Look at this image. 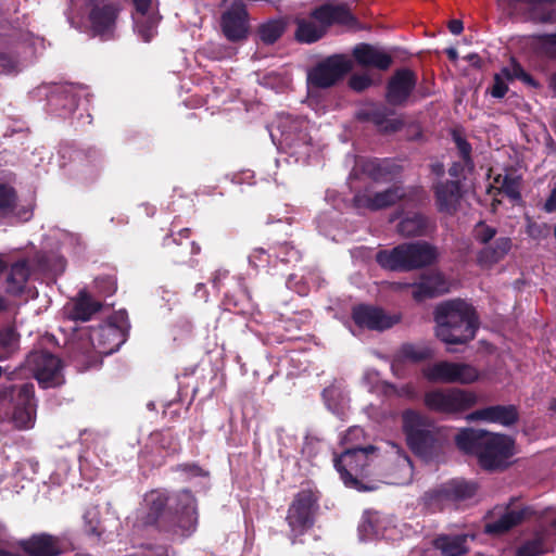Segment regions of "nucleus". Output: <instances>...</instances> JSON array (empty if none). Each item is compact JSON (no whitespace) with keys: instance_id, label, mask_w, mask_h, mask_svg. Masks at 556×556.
I'll use <instances>...</instances> for the list:
<instances>
[{"instance_id":"1","label":"nucleus","mask_w":556,"mask_h":556,"mask_svg":"<svg viewBox=\"0 0 556 556\" xmlns=\"http://www.w3.org/2000/svg\"><path fill=\"white\" fill-rule=\"evenodd\" d=\"M455 444L463 453L476 456L480 467L488 471L507 468L515 450L509 437L472 428L462 429L455 437Z\"/></svg>"},{"instance_id":"2","label":"nucleus","mask_w":556,"mask_h":556,"mask_svg":"<svg viewBox=\"0 0 556 556\" xmlns=\"http://www.w3.org/2000/svg\"><path fill=\"white\" fill-rule=\"evenodd\" d=\"M149 511L144 523L155 526L160 531L176 534L185 529L194 513L195 498L191 491L182 490L174 497L153 491L147 497Z\"/></svg>"},{"instance_id":"3","label":"nucleus","mask_w":556,"mask_h":556,"mask_svg":"<svg viewBox=\"0 0 556 556\" xmlns=\"http://www.w3.org/2000/svg\"><path fill=\"white\" fill-rule=\"evenodd\" d=\"M434 320L437 337L447 344H464L472 340L478 328L475 309L460 299L439 304Z\"/></svg>"},{"instance_id":"4","label":"nucleus","mask_w":556,"mask_h":556,"mask_svg":"<svg viewBox=\"0 0 556 556\" xmlns=\"http://www.w3.org/2000/svg\"><path fill=\"white\" fill-rule=\"evenodd\" d=\"M381 459L380 448L375 445L345 448L333 458V466L345 486L357 491H371L374 486L364 483L375 473Z\"/></svg>"},{"instance_id":"5","label":"nucleus","mask_w":556,"mask_h":556,"mask_svg":"<svg viewBox=\"0 0 556 556\" xmlns=\"http://www.w3.org/2000/svg\"><path fill=\"white\" fill-rule=\"evenodd\" d=\"M438 257V249L426 241L402 243L391 250H380L376 254V261L381 267L400 271L430 266Z\"/></svg>"},{"instance_id":"6","label":"nucleus","mask_w":556,"mask_h":556,"mask_svg":"<svg viewBox=\"0 0 556 556\" xmlns=\"http://www.w3.org/2000/svg\"><path fill=\"white\" fill-rule=\"evenodd\" d=\"M294 22L295 39L303 43H313L321 39L332 24L354 26L356 18L344 7L324 4L313 10L309 18L296 17Z\"/></svg>"},{"instance_id":"7","label":"nucleus","mask_w":556,"mask_h":556,"mask_svg":"<svg viewBox=\"0 0 556 556\" xmlns=\"http://www.w3.org/2000/svg\"><path fill=\"white\" fill-rule=\"evenodd\" d=\"M403 431L412 452L425 459H433L440 455L445 443V437L441 430L428 419H403Z\"/></svg>"},{"instance_id":"8","label":"nucleus","mask_w":556,"mask_h":556,"mask_svg":"<svg viewBox=\"0 0 556 556\" xmlns=\"http://www.w3.org/2000/svg\"><path fill=\"white\" fill-rule=\"evenodd\" d=\"M319 496L312 489L298 492L291 502L286 520L294 535H303L315 523Z\"/></svg>"},{"instance_id":"9","label":"nucleus","mask_w":556,"mask_h":556,"mask_svg":"<svg viewBox=\"0 0 556 556\" xmlns=\"http://www.w3.org/2000/svg\"><path fill=\"white\" fill-rule=\"evenodd\" d=\"M353 70V62L343 54H333L318 62L307 73V83L318 89L330 88Z\"/></svg>"},{"instance_id":"10","label":"nucleus","mask_w":556,"mask_h":556,"mask_svg":"<svg viewBox=\"0 0 556 556\" xmlns=\"http://www.w3.org/2000/svg\"><path fill=\"white\" fill-rule=\"evenodd\" d=\"M26 366L45 389L56 388L64 383L62 362L48 351L29 353L26 358Z\"/></svg>"},{"instance_id":"11","label":"nucleus","mask_w":556,"mask_h":556,"mask_svg":"<svg viewBox=\"0 0 556 556\" xmlns=\"http://www.w3.org/2000/svg\"><path fill=\"white\" fill-rule=\"evenodd\" d=\"M477 396L463 390H434L426 393L425 404L428 408L445 414L458 413L472 407Z\"/></svg>"},{"instance_id":"12","label":"nucleus","mask_w":556,"mask_h":556,"mask_svg":"<svg viewBox=\"0 0 556 556\" xmlns=\"http://www.w3.org/2000/svg\"><path fill=\"white\" fill-rule=\"evenodd\" d=\"M222 29L230 41H240L247 38L249 30V16L245 4L240 0H233L230 7L222 15Z\"/></svg>"},{"instance_id":"13","label":"nucleus","mask_w":556,"mask_h":556,"mask_svg":"<svg viewBox=\"0 0 556 556\" xmlns=\"http://www.w3.org/2000/svg\"><path fill=\"white\" fill-rule=\"evenodd\" d=\"M417 84L416 74L408 68L394 72L387 85L386 100L393 106H403Z\"/></svg>"},{"instance_id":"14","label":"nucleus","mask_w":556,"mask_h":556,"mask_svg":"<svg viewBox=\"0 0 556 556\" xmlns=\"http://www.w3.org/2000/svg\"><path fill=\"white\" fill-rule=\"evenodd\" d=\"M17 546L27 556H61L64 553L60 536L41 532L17 542Z\"/></svg>"},{"instance_id":"15","label":"nucleus","mask_w":556,"mask_h":556,"mask_svg":"<svg viewBox=\"0 0 556 556\" xmlns=\"http://www.w3.org/2000/svg\"><path fill=\"white\" fill-rule=\"evenodd\" d=\"M352 318L359 328L383 331L397 323V318L388 315L382 308L361 304L353 307Z\"/></svg>"},{"instance_id":"16","label":"nucleus","mask_w":556,"mask_h":556,"mask_svg":"<svg viewBox=\"0 0 556 556\" xmlns=\"http://www.w3.org/2000/svg\"><path fill=\"white\" fill-rule=\"evenodd\" d=\"M404 197L405 192L403 188L400 186H392L376 193L357 192L353 198V204L356 208L379 211L394 205Z\"/></svg>"},{"instance_id":"17","label":"nucleus","mask_w":556,"mask_h":556,"mask_svg":"<svg viewBox=\"0 0 556 556\" xmlns=\"http://www.w3.org/2000/svg\"><path fill=\"white\" fill-rule=\"evenodd\" d=\"M100 1L101 0L89 3V5H93L90 11V22L96 34L109 36L115 28L116 18L122 7L117 1L99 4Z\"/></svg>"},{"instance_id":"18","label":"nucleus","mask_w":556,"mask_h":556,"mask_svg":"<svg viewBox=\"0 0 556 556\" xmlns=\"http://www.w3.org/2000/svg\"><path fill=\"white\" fill-rule=\"evenodd\" d=\"M412 298L416 302L433 299L448 292V282L439 271L422 274L418 281L413 282Z\"/></svg>"},{"instance_id":"19","label":"nucleus","mask_w":556,"mask_h":556,"mask_svg":"<svg viewBox=\"0 0 556 556\" xmlns=\"http://www.w3.org/2000/svg\"><path fill=\"white\" fill-rule=\"evenodd\" d=\"M353 56L362 67H374L387 71L393 59L383 49L369 43H358L353 49Z\"/></svg>"},{"instance_id":"20","label":"nucleus","mask_w":556,"mask_h":556,"mask_svg":"<svg viewBox=\"0 0 556 556\" xmlns=\"http://www.w3.org/2000/svg\"><path fill=\"white\" fill-rule=\"evenodd\" d=\"M477 484L475 482H468L465 480H454L450 483L442 485L437 490H432L426 493V497L431 500H453L464 501L471 498L477 493Z\"/></svg>"},{"instance_id":"21","label":"nucleus","mask_w":556,"mask_h":556,"mask_svg":"<svg viewBox=\"0 0 556 556\" xmlns=\"http://www.w3.org/2000/svg\"><path fill=\"white\" fill-rule=\"evenodd\" d=\"M393 113V110L384 105H372L370 109L358 111L356 117L359 121L372 122L384 132H395L403 127L404 123L399 118L389 119L388 117Z\"/></svg>"},{"instance_id":"22","label":"nucleus","mask_w":556,"mask_h":556,"mask_svg":"<svg viewBox=\"0 0 556 556\" xmlns=\"http://www.w3.org/2000/svg\"><path fill=\"white\" fill-rule=\"evenodd\" d=\"M530 514V508H505V511L495 520L485 523L484 532L492 535H501L520 525Z\"/></svg>"},{"instance_id":"23","label":"nucleus","mask_w":556,"mask_h":556,"mask_svg":"<svg viewBox=\"0 0 556 556\" xmlns=\"http://www.w3.org/2000/svg\"><path fill=\"white\" fill-rule=\"evenodd\" d=\"M435 228L434 223L421 213L406 215L397 225V232L402 237H425Z\"/></svg>"},{"instance_id":"24","label":"nucleus","mask_w":556,"mask_h":556,"mask_svg":"<svg viewBox=\"0 0 556 556\" xmlns=\"http://www.w3.org/2000/svg\"><path fill=\"white\" fill-rule=\"evenodd\" d=\"M511 248V240L500 237L493 240L477 253V264L481 267H491L505 257Z\"/></svg>"},{"instance_id":"25","label":"nucleus","mask_w":556,"mask_h":556,"mask_svg":"<svg viewBox=\"0 0 556 556\" xmlns=\"http://www.w3.org/2000/svg\"><path fill=\"white\" fill-rule=\"evenodd\" d=\"M434 193L439 210L453 213L460 200V185L458 181H442L434 187Z\"/></svg>"},{"instance_id":"26","label":"nucleus","mask_w":556,"mask_h":556,"mask_svg":"<svg viewBox=\"0 0 556 556\" xmlns=\"http://www.w3.org/2000/svg\"><path fill=\"white\" fill-rule=\"evenodd\" d=\"M31 273L33 270L28 260H20L12 264L5 280V292L11 295L22 294Z\"/></svg>"},{"instance_id":"27","label":"nucleus","mask_w":556,"mask_h":556,"mask_svg":"<svg viewBox=\"0 0 556 556\" xmlns=\"http://www.w3.org/2000/svg\"><path fill=\"white\" fill-rule=\"evenodd\" d=\"M362 169L376 182L391 181L400 173V166L390 160H368L363 163Z\"/></svg>"},{"instance_id":"28","label":"nucleus","mask_w":556,"mask_h":556,"mask_svg":"<svg viewBox=\"0 0 556 556\" xmlns=\"http://www.w3.org/2000/svg\"><path fill=\"white\" fill-rule=\"evenodd\" d=\"M91 340L98 341V348L104 354L115 352L122 343L119 329L113 325H106L93 331Z\"/></svg>"},{"instance_id":"29","label":"nucleus","mask_w":556,"mask_h":556,"mask_svg":"<svg viewBox=\"0 0 556 556\" xmlns=\"http://www.w3.org/2000/svg\"><path fill=\"white\" fill-rule=\"evenodd\" d=\"M323 399L330 414L345 415L348 413L349 399L337 382L323 391Z\"/></svg>"},{"instance_id":"30","label":"nucleus","mask_w":556,"mask_h":556,"mask_svg":"<svg viewBox=\"0 0 556 556\" xmlns=\"http://www.w3.org/2000/svg\"><path fill=\"white\" fill-rule=\"evenodd\" d=\"M33 271L59 274L64 270L65 262L63 257L45 252H37L29 261Z\"/></svg>"},{"instance_id":"31","label":"nucleus","mask_w":556,"mask_h":556,"mask_svg":"<svg viewBox=\"0 0 556 556\" xmlns=\"http://www.w3.org/2000/svg\"><path fill=\"white\" fill-rule=\"evenodd\" d=\"M307 123L303 119L290 121L289 126L281 131L285 142L290 147H296L301 143L309 144L311 137L307 134Z\"/></svg>"},{"instance_id":"32","label":"nucleus","mask_w":556,"mask_h":556,"mask_svg":"<svg viewBox=\"0 0 556 556\" xmlns=\"http://www.w3.org/2000/svg\"><path fill=\"white\" fill-rule=\"evenodd\" d=\"M433 546L442 556H463L467 552L466 538L462 535H440L433 541Z\"/></svg>"},{"instance_id":"33","label":"nucleus","mask_w":556,"mask_h":556,"mask_svg":"<svg viewBox=\"0 0 556 556\" xmlns=\"http://www.w3.org/2000/svg\"><path fill=\"white\" fill-rule=\"evenodd\" d=\"M101 308V303L91 299L86 291H80L74 304L71 316L74 319L87 321Z\"/></svg>"},{"instance_id":"34","label":"nucleus","mask_w":556,"mask_h":556,"mask_svg":"<svg viewBox=\"0 0 556 556\" xmlns=\"http://www.w3.org/2000/svg\"><path fill=\"white\" fill-rule=\"evenodd\" d=\"M20 344V334L12 326L0 330V362L9 359L17 350Z\"/></svg>"},{"instance_id":"35","label":"nucleus","mask_w":556,"mask_h":556,"mask_svg":"<svg viewBox=\"0 0 556 556\" xmlns=\"http://www.w3.org/2000/svg\"><path fill=\"white\" fill-rule=\"evenodd\" d=\"M453 369L454 363L447 361H440L431 365H428L424 369V375L431 382L451 383Z\"/></svg>"},{"instance_id":"36","label":"nucleus","mask_w":556,"mask_h":556,"mask_svg":"<svg viewBox=\"0 0 556 556\" xmlns=\"http://www.w3.org/2000/svg\"><path fill=\"white\" fill-rule=\"evenodd\" d=\"M286 29V22L282 20L269 21L263 24L258 29V35L264 43L271 45L276 42Z\"/></svg>"},{"instance_id":"37","label":"nucleus","mask_w":556,"mask_h":556,"mask_svg":"<svg viewBox=\"0 0 556 556\" xmlns=\"http://www.w3.org/2000/svg\"><path fill=\"white\" fill-rule=\"evenodd\" d=\"M17 195L13 187L0 184V218L8 217L15 212Z\"/></svg>"},{"instance_id":"38","label":"nucleus","mask_w":556,"mask_h":556,"mask_svg":"<svg viewBox=\"0 0 556 556\" xmlns=\"http://www.w3.org/2000/svg\"><path fill=\"white\" fill-rule=\"evenodd\" d=\"M478 378L479 372L473 366L464 363H454L451 383L469 384L475 382Z\"/></svg>"},{"instance_id":"39","label":"nucleus","mask_w":556,"mask_h":556,"mask_svg":"<svg viewBox=\"0 0 556 556\" xmlns=\"http://www.w3.org/2000/svg\"><path fill=\"white\" fill-rule=\"evenodd\" d=\"M518 408L513 405H495L478 409L466 417H518Z\"/></svg>"},{"instance_id":"40","label":"nucleus","mask_w":556,"mask_h":556,"mask_svg":"<svg viewBox=\"0 0 556 556\" xmlns=\"http://www.w3.org/2000/svg\"><path fill=\"white\" fill-rule=\"evenodd\" d=\"M526 12L527 20L533 23L548 24L556 21V13L552 9H547L542 3H529Z\"/></svg>"},{"instance_id":"41","label":"nucleus","mask_w":556,"mask_h":556,"mask_svg":"<svg viewBox=\"0 0 556 556\" xmlns=\"http://www.w3.org/2000/svg\"><path fill=\"white\" fill-rule=\"evenodd\" d=\"M34 393V384L31 383H25L20 388L17 405L23 407L25 417H33L36 414Z\"/></svg>"},{"instance_id":"42","label":"nucleus","mask_w":556,"mask_h":556,"mask_svg":"<svg viewBox=\"0 0 556 556\" xmlns=\"http://www.w3.org/2000/svg\"><path fill=\"white\" fill-rule=\"evenodd\" d=\"M495 182L501 185V192L510 198L514 201L520 199V179L510 175H505L503 178L497 176Z\"/></svg>"},{"instance_id":"43","label":"nucleus","mask_w":556,"mask_h":556,"mask_svg":"<svg viewBox=\"0 0 556 556\" xmlns=\"http://www.w3.org/2000/svg\"><path fill=\"white\" fill-rule=\"evenodd\" d=\"M136 24L143 41L149 42L155 35L157 18L144 14L136 18Z\"/></svg>"},{"instance_id":"44","label":"nucleus","mask_w":556,"mask_h":556,"mask_svg":"<svg viewBox=\"0 0 556 556\" xmlns=\"http://www.w3.org/2000/svg\"><path fill=\"white\" fill-rule=\"evenodd\" d=\"M496 229L485 225L483 222H479L472 231V236L480 244H488L495 240Z\"/></svg>"},{"instance_id":"45","label":"nucleus","mask_w":556,"mask_h":556,"mask_svg":"<svg viewBox=\"0 0 556 556\" xmlns=\"http://www.w3.org/2000/svg\"><path fill=\"white\" fill-rule=\"evenodd\" d=\"M452 137H453V140L458 149L459 155L463 159L464 163L467 166L472 167L473 164H472V160L470 156V153H471L470 143L457 130H453Z\"/></svg>"},{"instance_id":"46","label":"nucleus","mask_w":556,"mask_h":556,"mask_svg":"<svg viewBox=\"0 0 556 556\" xmlns=\"http://www.w3.org/2000/svg\"><path fill=\"white\" fill-rule=\"evenodd\" d=\"M382 391L387 395H397L400 397L414 399L416 396V392L410 384H404L397 388L392 383L383 382Z\"/></svg>"},{"instance_id":"47","label":"nucleus","mask_w":556,"mask_h":556,"mask_svg":"<svg viewBox=\"0 0 556 556\" xmlns=\"http://www.w3.org/2000/svg\"><path fill=\"white\" fill-rule=\"evenodd\" d=\"M544 553L543 542L539 539L527 541L517 552L518 556H538Z\"/></svg>"},{"instance_id":"48","label":"nucleus","mask_w":556,"mask_h":556,"mask_svg":"<svg viewBox=\"0 0 556 556\" xmlns=\"http://www.w3.org/2000/svg\"><path fill=\"white\" fill-rule=\"evenodd\" d=\"M372 85L374 80L367 74H354L349 80V86L356 92H362Z\"/></svg>"},{"instance_id":"49","label":"nucleus","mask_w":556,"mask_h":556,"mask_svg":"<svg viewBox=\"0 0 556 556\" xmlns=\"http://www.w3.org/2000/svg\"><path fill=\"white\" fill-rule=\"evenodd\" d=\"M503 77L504 76L502 75V73L495 74V76H494V84H493V87L491 90V94L494 98H503L508 90Z\"/></svg>"},{"instance_id":"50","label":"nucleus","mask_w":556,"mask_h":556,"mask_svg":"<svg viewBox=\"0 0 556 556\" xmlns=\"http://www.w3.org/2000/svg\"><path fill=\"white\" fill-rule=\"evenodd\" d=\"M17 61L8 53L0 52V73H11L15 71Z\"/></svg>"},{"instance_id":"51","label":"nucleus","mask_w":556,"mask_h":556,"mask_svg":"<svg viewBox=\"0 0 556 556\" xmlns=\"http://www.w3.org/2000/svg\"><path fill=\"white\" fill-rule=\"evenodd\" d=\"M523 72H525V70L521 67V65L516 63L515 61H513L510 66L504 67L502 70V75L507 80H513V79H519L521 77V74H523Z\"/></svg>"},{"instance_id":"52","label":"nucleus","mask_w":556,"mask_h":556,"mask_svg":"<svg viewBox=\"0 0 556 556\" xmlns=\"http://www.w3.org/2000/svg\"><path fill=\"white\" fill-rule=\"evenodd\" d=\"M36 419H0V421H9L17 429H30L34 427Z\"/></svg>"},{"instance_id":"53","label":"nucleus","mask_w":556,"mask_h":556,"mask_svg":"<svg viewBox=\"0 0 556 556\" xmlns=\"http://www.w3.org/2000/svg\"><path fill=\"white\" fill-rule=\"evenodd\" d=\"M136 7V11L139 15H144L148 13L151 4V0H132Z\"/></svg>"},{"instance_id":"54","label":"nucleus","mask_w":556,"mask_h":556,"mask_svg":"<svg viewBox=\"0 0 556 556\" xmlns=\"http://www.w3.org/2000/svg\"><path fill=\"white\" fill-rule=\"evenodd\" d=\"M265 255V250L260 248L255 249L254 252L249 256V262L253 266H257V262H261Z\"/></svg>"},{"instance_id":"55","label":"nucleus","mask_w":556,"mask_h":556,"mask_svg":"<svg viewBox=\"0 0 556 556\" xmlns=\"http://www.w3.org/2000/svg\"><path fill=\"white\" fill-rule=\"evenodd\" d=\"M544 208L546 212H555L556 211V189H554L548 199L544 204Z\"/></svg>"},{"instance_id":"56","label":"nucleus","mask_w":556,"mask_h":556,"mask_svg":"<svg viewBox=\"0 0 556 556\" xmlns=\"http://www.w3.org/2000/svg\"><path fill=\"white\" fill-rule=\"evenodd\" d=\"M448 29L452 34L454 35H459L463 29H464V25H463V22L460 20H452L448 22Z\"/></svg>"},{"instance_id":"57","label":"nucleus","mask_w":556,"mask_h":556,"mask_svg":"<svg viewBox=\"0 0 556 556\" xmlns=\"http://www.w3.org/2000/svg\"><path fill=\"white\" fill-rule=\"evenodd\" d=\"M539 39L544 46H556V33L542 35Z\"/></svg>"},{"instance_id":"58","label":"nucleus","mask_w":556,"mask_h":556,"mask_svg":"<svg viewBox=\"0 0 556 556\" xmlns=\"http://www.w3.org/2000/svg\"><path fill=\"white\" fill-rule=\"evenodd\" d=\"M519 80L523 81L525 84H527L528 86H531L533 88H536L539 86V84L534 80V78L528 74L526 71L523 72V74H521V77L519 78Z\"/></svg>"},{"instance_id":"59","label":"nucleus","mask_w":556,"mask_h":556,"mask_svg":"<svg viewBox=\"0 0 556 556\" xmlns=\"http://www.w3.org/2000/svg\"><path fill=\"white\" fill-rule=\"evenodd\" d=\"M405 355L414 361H420L424 358L422 353L413 351V348H407L404 350Z\"/></svg>"},{"instance_id":"60","label":"nucleus","mask_w":556,"mask_h":556,"mask_svg":"<svg viewBox=\"0 0 556 556\" xmlns=\"http://www.w3.org/2000/svg\"><path fill=\"white\" fill-rule=\"evenodd\" d=\"M17 217L22 220H28L31 217V210L23 207L16 213Z\"/></svg>"},{"instance_id":"61","label":"nucleus","mask_w":556,"mask_h":556,"mask_svg":"<svg viewBox=\"0 0 556 556\" xmlns=\"http://www.w3.org/2000/svg\"><path fill=\"white\" fill-rule=\"evenodd\" d=\"M466 60H468L475 67H481V59L478 54L471 53L466 56Z\"/></svg>"},{"instance_id":"62","label":"nucleus","mask_w":556,"mask_h":556,"mask_svg":"<svg viewBox=\"0 0 556 556\" xmlns=\"http://www.w3.org/2000/svg\"><path fill=\"white\" fill-rule=\"evenodd\" d=\"M184 470L188 471V472H191L194 476H200L201 471H202V469L198 465H195V464L184 465Z\"/></svg>"},{"instance_id":"63","label":"nucleus","mask_w":556,"mask_h":556,"mask_svg":"<svg viewBox=\"0 0 556 556\" xmlns=\"http://www.w3.org/2000/svg\"><path fill=\"white\" fill-rule=\"evenodd\" d=\"M462 169V165L458 164V163H454L453 166L450 167L448 169V174L452 176V177H457L458 174H459V170Z\"/></svg>"},{"instance_id":"64","label":"nucleus","mask_w":556,"mask_h":556,"mask_svg":"<svg viewBox=\"0 0 556 556\" xmlns=\"http://www.w3.org/2000/svg\"><path fill=\"white\" fill-rule=\"evenodd\" d=\"M446 54L451 61H456L458 58V53L455 48L446 49Z\"/></svg>"}]
</instances>
